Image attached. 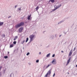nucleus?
Wrapping results in <instances>:
<instances>
[{
	"mask_svg": "<svg viewBox=\"0 0 77 77\" xmlns=\"http://www.w3.org/2000/svg\"><path fill=\"white\" fill-rule=\"evenodd\" d=\"M24 25V22H21L20 23H18L15 26V27L16 29H18L19 27H20L21 26H23Z\"/></svg>",
	"mask_w": 77,
	"mask_h": 77,
	"instance_id": "obj_1",
	"label": "nucleus"
},
{
	"mask_svg": "<svg viewBox=\"0 0 77 77\" xmlns=\"http://www.w3.org/2000/svg\"><path fill=\"white\" fill-rule=\"evenodd\" d=\"M35 37V35H33V34H32L31 35H30L29 36V38L30 39V42H29L28 44H29V43H30L32 41H33V39H34V38Z\"/></svg>",
	"mask_w": 77,
	"mask_h": 77,
	"instance_id": "obj_2",
	"label": "nucleus"
},
{
	"mask_svg": "<svg viewBox=\"0 0 77 77\" xmlns=\"http://www.w3.org/2000/svg\"><path fill=\"white\" fill-rule=\"evenodd\" d=\"M23 30V27H21L19 29V32L20 33H21Z\"/></svg>",
	"mask_w": 77,
	"mask_h": 77,
	"instance_id": "obj_3",
	"label": "nucleus"
},
{
	"mask_svg": "<svg viewBox=\"0 0 77 77\" xmlns=\"http://www.w3.org/2000/svg\"><path fill=\"white\" fill-rule=\"evenodd\" d=\"M71 57L69 58L68 61L66 64V65H68L69 64V63L71 61Z\"/></svg>",
	"mask_w": 77,
	"mask_h": 77,
	"instance_id": "obj_4",
	"label": "nucleus"
},
{
	"mask_svg": "<svg viewBox=\"0 0 77 77\" xmlns=\"http://www.w3.org/2000/svg\"><path fill=\"white\" fill-rule=\"evenodd\" d=\"M52 63L53 64V65H56V59L53 60L52 62Z\"/></svg>",
	"mask_w": 77,
	"mask_h": 77,
	"instance_id": "obj_5",
	"label": "nucleus"
},
{
	"mask_svg": "<svg viewBox=\"0 0 77 77\" xmlns=\"http://www.w3.org/2000/svg\"><path fill=\"white\" fill-rule=\"evenodd\" d=\"M62 6V5H61V4L58 5L57 6V5H55V8H56V9H59V8H60V6Z\"/></svg>",
	"mask_w": 77,
	"mask_h": 77,
	"instance_id": "obj_6",
	"label": "nucleus"
},
{
	"mask_svg": "<svg viewBox=\"0 0 77 77\" xmlns=\"http://www.w3.org/2000/svg\"><path fill=\"white\" fill-rule=\"evenodd\" d=\"M64 21V20H63L61 21H60V22L58 23V24H61V23H63V22Z\"/></svg>",
	"mask_w": 77,
	"mask_h": 77,
	"instance_id": "obj_7",
	"label": "nucleus"
},
{
	"mask_svg": "<svg viewBox=\"0 0 77 77\" xmlns=\"http://www.w3.org/2000/svg\"><path fill=\"white\" fill-rule=\"evenodd\" d=\"M54 0H50L49 1V2H51V3H54Z\"/></svg>",
	"mask_w": 77,
	"mask_h": 77,
	"instance_id": "obj_8",
	"label": "nucleus"
},
{
	"mask_svg": "<svg viewBox=\"0 0 77 77\" xmlns=\"http://www.w3.org/2000/svg\"><path fill=\"white\" fill-rule=\"evenodd\" d=\"M30 17H31V15H29V16H28L27 19L28 20H30Z\"/></svg>",
	"mask_w": 77,
	"mask_h": 77,
	"instance_id": "obj_9",
	"label": "nucleus"
},
{
	"mask_svg": "<svg viewBox=\"0 0 77 77\" xmlns=\"http://www.w3.org/2000/svg\"><path fill=\"white\" fill-rule=\"evenodd\" d=\"M3 22H0V26H2V25L3 24Z\"/></svg>",
	"mask_w": 77,
	"mask_h": 77,
	"instance_id": "obj_10",
	"label": "nucleus"
},
{
	"mask_svg": "<svg viewBox=\"0 0 77 77\" xmlns=\"http://www.w3.org/2000/svg\"><path fill=\"white\" fill-rule=\"evenodd\" d=\"M47 73H48V74H49V75H50V74H51V71L50 70H49Z\"/></svg>",
	"mask_w": 77,
	"mask_h": 77,
	"instance_id": "obj_11",
	"label": "nucleus"
},
{
	"mask_svg": "<svg viewBox=\"0 0 77 77\" xmlns=\"http://www.w3.org/2000/svg\"><path fill=\"white\" fill-rule=\"evenodd\" d=\"M72 54V53H71V51L69 53V56H71Z\"/></svg>",
	"mask_w": 77,
	"mask_h": 77,
	"instance_id": "obj_12",
	"label": "nucleus"
},
{
	"mask_svg": "<svg viewBox=\"0 0 77 77\" xmlns=\"http://www.w3.org/2000/svg\"><path fill=\"white\" fill-rule=\"evenodd\" d=\"M14 47V45L13 44L11 45L10 46V48H12V47Z\"/></svg>",
	"mask_w": 77,
	"mask_h": 77,
	"instance_id": "obj_13",
	"label": "nucleus"
},
{
	"mask_svg": "<svg viewBox=\"0 0 77 77\" xmlns=\"http://www.w3.org/2000/svg\"><path fill=\"white\" fill-rule=\"evenodd\" d=\"M25 42V40H24L22 42H21V44H24V43Z\"/></svg>",
	"mask_w": 77,
	"mask_h": 77,
	"instance_id": "obj_14",
	"label": "nucleus"
},
{
	"mask_svg": "<svg viewBox=\"0 0 77 77\" xmlns=\"http://www.w3.org/2000/svg\"><path fill=\"white\" fill-rule=\"evenodd\" d=\"M51 38L52 39H54V36L53 35H52L51 36Z\"/></svg>",
	"mask_w": 77,
	"mask_h": 77,
	"instance_id": "obj_15",
	"label": "nucleus"
},
{
	"mask_svg": "<svg viewBox=\"0 0 77 77\" xmlns=\"http://www.w3.org/2000/svg\"><path fill=\"white\" fill-rule=\"evenodd\" d=\"M51 64H48V65L46 67V68H48V67H49V66H51Z\"/></svg>",
	"mask_w": 77,
	"mask_h": 77,
	"instance_id": "obj_16",
	"label": "nucleus"
},
{
	"mask_svg": "<svg viewBox=\"0 0 77 77\" xmlns=\"http://www.w3.org/2000/svg\"><path fill=\"white\" fill-rule=\"evenodd\" d=\"M29 41V38H26V42H27V41Z\"/></svg>",
	"mask_w": 77,
	"mask_h": 77,
	"instance_id": "obj_17",
	"label": "nucleus"
},
{
	"mask_svg": "<svg viewBox=\"0 0 77 77\" xmlns=\"http://www.w3.org/2000/svg\"><path fill=\"white\" fill-rule=\"evenodd\" d=\"M54 8H55L53 10V11H56V9H56V7H55V5L54 6Z\"/></svg>",
	"mask_w": 77,
	"mask_h": 77,
	"instance_id": "obj_18",
	"label": "nucleus"
},
{
	"mask_svg": "<svg viewBox=\"0 0 77 77\" xmlns=\"http://www.w3.org/2000/svg\"><path fill=\"white\" fill-rule=\"evenodd\" d=\"M39 9V7L37 6L36 7V8H35V9L37 10H38V9Z\"/></svg>",
	"mask_w": 77,
	"mask_h": 77,
	"instance_id": "obj_19",
	"label": "nucleus"
},
{
	"mask_svg": "<svg viewBox=\"0 0 77 77\" xmlns=\"http://www.w3.org/2000/svg\"><path fill=\"white\" fill-rule=\"evenodd\" d=\"M50 54H48L47 56H46V57H48L49 56H50Z\"/></svg>",
	"mask_w": 77,
	"mask_h": 77,
	"instance_id": "obj_20",
	"label": "nucleus"
},
{
	"mask_svg": "<svg viewBox=\"0 0 77 77\" xmlns=\"http://www.w3.org/2000/svg\"><path fill=\"white\" fill-rule=\"evenodd\" d=\"M17 43V42L16 41H14V42H13V44H16Z\"/></svg>",
	"mask_w": 77,
	"mask_h": 77,
	"instance_id": "obj_21",
	"label": "nucleus"
},
{
	"mask_svg": "<svg viewBox=\"0 0 77 77\" xmlns=\"http://www.w3.org/2000/svg\"><path fill=\"white\" fill-rule=\"evenodd\" d=\"M48 75V73H47L46 74V75L45 76V77H47V75Z\"/></svg>",
	"mask_w": 77,
	"mask_h": 77,
	"instance_id": "obj_22",
	"label": "nucleus"
},
{
	"mask_svg": "<svg viewBox=\"0 0 77 77\" xmlns=\"http://www.w3.org/2000/svg\"><path fill=\"white\" fill-rule=\"evenodd\" d=\"M8 57H7V56H4V58L5 59H7L8 58Z\"/></svg>",
	"mask_w": 77,
	"mask_h": 77,
	"instance_id": "obj_23",
	"label": "nucleus"
},
{
	"mask_svg": "<svg viewBox=\"0 0 77 77\" xmlns=\"http://www.w3.org/2000/svg\"><path fill=\"white\" fill-rule=\"evenodd\" d=\"M12 74H13V75H14V73H11V74L10 75V77H12Z\"/></svg>",
	"mask_w": 77,
	"mask_h": 77,
	"instance_id": "obj_24",
	"label": "nucleus"
},
{
	"mask_svg": "<svg viewBox=\"0 0 77 77\" xmlns=\"http://www.w3.org/2000/svg\"><path fill=\"white\" fill-rule=\"evenodd\" d=\"M29 54H30V53H29V52H28V53L26 54L27 56H29Z\"/></svg>",
	"mask_w": 77,
	"mask_h": 77,
	"instance_id": "obj_25",
	"label": "nucleus"
},
{
	"mask_svg": "<svg viewBox=\"0 0 77 77\" xmlns=\"http://www.w3.org/2000/svg\"><path fill=\"white\" fill-rule=\"evenodd\" d=\"M55 56V54H53V55L52 56V57H54Z\"/></svg>",
	"mask_w": 77,
	"mask_h": 77,
	"instance_id": "obj_26",
	"label": "nucleus"
},
{
	"mask_svg": "<svg viewBox=\"0 0 77 77\" xmlns=\"http://www.w3.org/2000/svg\"><path fill=\"white\" fill-rule=\"evenodd\" d=\"M36 63H38V62H39V60H36Z\"/></svg>",
	"mask_w": 77,
	"mask_h": 77,
	"instance_id": "obj_27",
	"label": "nucleus"
},
{
	"mask_svg": "<svg viewBox=\"0 0 77 77\" xmlns=\"http://www.w3.org/2000/svg\"><path fill=\"white\" fill-rule=\"evenodd\" d=\"M6 69H4V74H5V72L6 71Z\"/></svg>",
	"mask_w": 77,
	"mask_h": 77,
	"instance_id": "obj_28",
	"label": "nucleus"
},
{
	"mask_svg": "<svg viewBox=\"0 0 77 77\" xmlns=\"http://www.w3.org/2000/svg\"><path fill=\"white\" fill-rule=\"evenodd\" d=\"M55 36L56 38V37H57V34H55Z\"/></svg>",
	"mask_w": 77,
	"mask_h": 77,
	"instance_id": "obj_29",
	"label": "nucleus"
},
{
	"mask_svg": "<svg viewBox=\"0 0 77 77\" xmlns=\"http://www.w3.org/2000/svg\"><path fill=\"white\" fill-rule=\"evenodd\" d=\"M15 38H16V39H17V38H18V36H16L15 37Z\"/></svg>",
	"mask_w": 77,
	"mask_h": 77,
	"instance_id": "obj_30",
	"label": "nucleus"
},
{
	"mask_svg": "<svg viewBox=\"0 0 77 77\" xmlns=\"http://www.w3.org/2000/svg\"><path fill=\"white\" fill-rule=\"evenodd\" d=\"M55 73H54V75H53V77H54V76H55Z\"/></svg>",
	"mask_w": 77,
	"mask_h": 77,
	"instance_id": "obj_31",
	"label": "nucleus"
},
{
	"mask_svg": "<svg viewBox=\"0 0 77 77\" xmlns=\"http://www.w3.org/2000/svg\"><path fill=\"white\" fill-rule=\"evenodd\" d=\"M18 10L19 11H21V8H18Z\"/></svg>",
	"mask_w": 77,
	"mask_h": 77,
	"instance_id": "obj_32",
	"label": "nucleus"
},
{
	"mask_svg": "<svg viewBox=\"0 0 77 77\" xmlns=\"http://www.w3.org/2000/svg\"><path fill=\"white\" fill-rule=\"evenodd\" d=\"M75 49H76V48H75V47L73 51H75Z\"/></svg>",
	"mask_w": 77,
	"mask_h": 77,
	"instance_id": "obj_33",
	"label": "nucleus"
},
{
	"mask_svg": "<svg viewBox=\"0 0 77 77\" xmlns=\"http://www.w3.org/2000/svg\"><path fill=\"white\" fill-rule=\"evenodd\" d=\"M17 6H18V5H16L15 6V8H17Z\"/></svg>",
	"mask_w": 77,
	"mask_h": 77,
	"instance_id": "obj_34",
	"label": "nucleus"
},
{
	"mask_svg": "<svg viewBox=\"0 0 77 77\" xmlns=\"http://www.w3.org/2000/svg\"><path fill=\"white\" fill-rule=\"evenodd\" d=\"M11 16H10L8 18L9 19V18H11Z\"/></svg>",
	"mask_w": 77,
	"mask_h": 77,
	"instance_id": "obj_35",
	"label": "nucleus"
},
{
	"mask_svg": "<svg viewBox=\"0 0 77 77\" xmlns=\"http://www.w3.org/2000/svg\"><path fill=\"white\" fill-rule=\"evenodd\" d=\"M39 54H41V52H39Z\"/></svg>",
	"mask_w": 77,
	"mask_h": 77,
	"instance_id": "obj_36",
	"label": "nucleus"
},
{
	"mask_svg": "<svg viewBox=\"0 0 77 77\" xmlns=\"http://www.w3.org/2000/svg\"><path fill=\"white\" fill-rule=\"evenodd\" d=\"M3 37L4 38H5V35H3Z\"/></svg>",
	"mask_w": 77,
	"mask_h": 77,
	"instance_id": "obj_37",
	"label": "nucleus"
},
{
	"mask_svg": "<svg viewBox=\"0 0 77 77\" xmlns=\"http://www.w3.org/2000/svg\"><path fill=\"white\" fill-rule=\"evenodd\" d=\"M2 66H1L0 67V70H1V69H2Z\"/></svg>",
	"mask_w": 77,
	"mask_h": 77,
	"instance_id": "obj_38",
	"label": "nucleus"
},
{
	"mask_svg": "<svg viewBox=\"0 0 77 77\" xmlns=\"http://www.w3.org/2000/svg\"><path fill=\"white\" fill-rule=\"evenodd\" d=\"M2 75V73L0 72V76H1Z\"/></svg>",
	"mask_w": 77,
	"mask_h": 77,
	"instance_id": "obj_39",
	"label": "nucleus"
},
{
	"mask_svg": "<svg viewBox=\"0 0 77 77\" xmlns=\"http://www.w3.org/2000/svg\"><path fill=\"white\" fill-rule=\"evenodd\" d=\"M61 35H60L59 37H60V36H61Z\"/></svg>",
	"mask_w": 77,
	"mask_h": 77,
	"instance_id": "obj_40",
	"label": "nucleus"
},
{
	"mask_svg": "<svg viewBox=\"0 0 77 77\" xmlns=\"http://www.w3.org/2000/svg\"><path fill=\"white\" fill-rule=\"evenodd\" d=\"M14 40H16V39L15 38H14Z\"/></svg>",
	"mask_w": 77,
	"mask_h": 77,
	"instance_id": "obj_41",
	"label": "nucleus"
},
{
	"mask_svg": "<svg viewBox=\"0 0 77 77\" xmlns=\"http://www.w3.org/2000/svg\"><path fill=\"white\" fill-rule=\"evenodd\" d=\"M61 52H62V53H63V51H61Z\"/></svg>",
	"mask_w": 77,
	"mask_h": 77,
	"instance_id": "obj_42",
	"label": "nucleus"
},
{
	"mask_svg": "<svg viewBox=\"0 0 77 77\" xmlns=\"http://www.w3.org/2000/svg\"><path fill=\"white\" fill-rule=\"evenodd\" d=\"M8 54H9V52H8Z\"/></svg>",
	"mask_w": 77,
	"mask_h": 77,
	"instance_id": "obj_43",
	"label": "nucleus"
},
{
	"mask_svg": "<svg viewBox=\"0 0 77 77\" xmlns=\"http://www.w3.org/2000/svg\"><path fill=\"white\" fill-rule=\"evenodd\" d=\"M75 67H77V64L76 65Z\"/></svg>",
	"mask_w": 77,
	"mask_h": 77,
	"instance_id": "obj_44",
	"label": "nucleus"
},
{
	"mask_svg": "<svg viewBox=\"0 0 77 77\" xmlns=\"http://www.w3.org/2000/svg\"><path fill=\"white\" fill-rule=\"evenodd\" d=\"M46 65H45L44 66V67H45V66Z\"/></svg>",
	"mask_w": 77,
	"mask_h": 77,
	"instance_id": "obj_45",
	"label": "nucleus"
},
{
	"mask_svg": "<svg viewBox=\"0 0 77 77\" xmlns=\"http://www.w3.org/2000/svg\"><path fill=\"white\" fill-rule=\"evenodd\" d=\"M65 34H66V32L65 33Z\"/></svg>",
	"mask_w": 77,
	"mask_h": 77,
	"instance_id": "obj_46",
	"label": "nucleus"
},
{
	"mask_svg": "<svg viewBox=\"0 0 77 77\" xmlns=\"http://www.w3.org/2000/svg\"><path fill=\"white\" fill-rule=\"evenodd\" d=\"M68 74H69V72H68Z\"/></svg>",
	"mask_w": 77,
	"mask_h": 77,
	"instance_id": "obj_47",
	"label": "nucleus"
},
{
	"mask_svg": "<svg viewBox=\"0 0 77 77\" xmlns=\"http://www.w3.org/2000/svg\"><path fill=\"white\" fill-rule=\"evenodd\" d=\"M23 49H24V48H23Z\"/></svg>",
	"mask_w": 77,
	"mask_h": 77,
	"instance_id": "obj_48",
	"label": "nucleus"
}]
</instances>
